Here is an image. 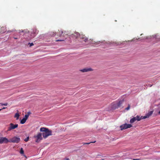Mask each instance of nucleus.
Returning <instances> with one entry per match:
<instances>
[{
    "mask_svg": "<svg viewBox=\"0 0 160 160\" xmlns=\"http://www.w3.org/2000/svg\"><path fill=\"white\" fill-rule=\"evenodd\" d=\"M40 131L42 132V135L43 137L45 138L52 135V131L47 128H41L40 129Z\"/></svg>",
    "mask_w": 160,
    "mask_h": 160,
    "instance_id": "f257e3e1",
    "label": "nucleus"
},
{
    "mask_svg": "<svg viewBox=\"0 0 160 160\" xmlns=\"http://www.w3.org/2000/svg\"><path fill=\"white\" fill-rule=\"evenodd\" d=\"M20 139L19 138L14 137L10 139L9 140H8V142L18 143L20 141Z\"/></svg>",
    "mask_w": 160,
    "mask_h": 160,
    "instance_id": "f03ea898",
    "label": "nucleus"
},
{
    "mask_svg": "<svg viewBox=\"0 0 160 160\" xmlns=\"http://www.w3.org/2000/svg\"><path fill=\"white\" fill-rule=\"evenodd\" d=\"M142 119L143 118H142V116L140 117L139 116L137 115L136 117H133L130 120V122L131 123H132L136 120L138 121Z\"/></svg>",
    "mask_w": 160,
    "mask_h": 160,
    "instance_id": "7ed1b4c3",
    "label": "nucleus"
},
{
    "mask_svg": "<svg viewBox=\"0 0 160 160\" xmlns=\"http://www.w3.org/2000/svg\"><path fill=\"white\" fill-rule=\"evenodd\" d=\"M122 103V101H120L118 102L113 103L112 108L114 109L118 108L121 106Z\"/></svg>",
    "mask_w": 160,
    "mask_h": 160,
    "instance_id": "20e7f679",
    "label": "nucleus"
},
{
    "mask_svg": "<svg viewBox=\"0 0 160 160\" xmlns=\"http://www.w3.org/2000/svg\"><path fill=\"white\" fill-rule=\"evenodd\" d=\"M34 137L36 138L35 142H36L38 143L42 139V133H39L37 135L34 136Z\"/></svg>",
    "mask_w": 160,
    "mask_h": 160,
    "instance_id": "39448f33",
    "label": "nucleus"
},
{
    "mask_svg": "<svg viewBox=\"0 0 160 160\" xmlns=\"http://www.w3.org/2000/svg\"><path fill=\"white\" fill-rule=\"evenodd\" d=\"M132 125L131 124H125L120 126L121 129L123 130L128 128H131Z\"/></svg>",
    "mask_w": 160,
    "mask_h": 160,
    "instance_id": "423d86ee",
    "label": "nucleus"
},
{
    "mask_svg": "<svg viewBox=\"0 0 160 160\" xmlns=\"http://www.w3.org/2000/svg\"><path fill=\"white\" fill-rule=\"evenodd\" d=\"M93 70L91 68H86L80 70V71L82 72H88L92 71Z\"/></svg>",
    "mask_w": 160,
    "mask_h": 160,
    "instance_id": "0eeeda50",
    "label": "nucleus"
},
{
    "mask_svg": "<svg viewBox=\"0 0 160 160\" xmlns=\"http://www.w3.org/2000/svg\"><path fill=\"white\" fill-rule=\"evenodd\" d=\"M8 139L5 137H0V144L3 143H8Z\"/></svg>",
    "mask_w": 160,
    "mask_h": 160,
    "instance_id": "6e6552de",
    "label": "nucleus"
},
{
    "mask_svg": "<svg viewBox=\"0 0 160 160\" xmlns=\"http://www.w3.org/2000/svg\"><path fill=\"white\" fill-rule=\"evenodd\" d=\"M18 124H16L14 125L12 123H11L10 124V126L8 128V131H10L12 129H14L15 128H17L18 127Z\"/></svg>",
    "mask_w": 160,
    "mask_h": 160,
    "instance_id": "1a4fd4ad",
    "label": "nucleus"
},
{
    "mask_svg": "<svg viewBox=\"0 0 160 160\" xmlns=\"http://www.w3.org/2000/svg\"><path fill=\"white\" fill-rule=\"evenodd\" d=\"M38 31L36 29H33L31 33V38H33L38 33Z\"/></svg>",
    "mask_w": 160,
    "mask_h": 160,
    "instance_id": "9d476101",
    "label": "nucleus"
},
{
    "mask_svg": "<svg viewBox=\"0 0 160 160\" xmlns=\"http://www.w3.org/2000/svg\"><path fill=\"white\" fill-rule=\"evenodd\" d=\"M153 112V111H150L147 114H146L145 116H142V118H143V119H144L146 118H148L152 114Z\"/></svg>",
    "mask_w": 160,
    "mask_h": 160,
    "instance_id": "9b49d317",
    "label": "nucleus"
},
{
    "mask_svg": "<svg viewBox=\"0 0 160 160\" xmlns=\"http://www.w3.org/2000/svg\"><path fill=\"white\" fill-rule=\"evenodd\" d=\"M80 36V34L78 32H75L74 33H73L71 35V37L75 38H79Z\"/></svg>",
    "mask_w": 160,
    "mask_h": 160,
    "instance_id": "f8f14e48",
    "label": "nucleus"
},
{
    "mask_svg": "<svg viewBox=\"0 0 160 160\" xmlns=\"http://www.w3.org/2000/svg\"><path fill=\"white\" fill-rule=\"evenodd\" d=\"M6 31V28L4 27H2L0 28V33H3Z\"/></svg>",
    "mask_w": 160,
    "mask_h": 160,
    "instance_id": "ddd939ff",
    "label": "nucleus"
},
{
    "mask_svg": "<svg viewBox=\"0 0 160 160\" xmlns=\"http://www.w3.org/2000/svg\"><path fill=\"white\" fill-rule=\"evenodd\" d=\"M19 114L18 113H15L14 117L15 118H16L17 120H18L19 118Z\"/></svg>",
    "mask_w": 160,
    "mask_h": 160,
    "instance_id": "4468645a",
    "label": "nucleus"
},
{
    "mask_svg": "<svg viewBox=\"0 0 160 160\" xmlns=\"http://www.w3.org/2000/svg\"><path fill=\"white\" fill-rule=\"evenodd\" d=\"M26 121V120L23 118L20 121V123L22 124H23Z\"/></svg>",
    "mask_w": 160,
    "mask_h": 160,
    "instance_id": "2eb2a0df",
    "label": "nucleus"
},
{
    "mask_svg": "<svg viewBox=\"0 0 160 160\" xmlns=\"http://www.w3.org/2000/svg\"><path fill=\"white\" fill-rule=\"evenodd\" d=\"M30 113H31L30 112H28V114H26L25 115V118H24L25 119L27 120Z\"/></svg>",
    "mask_w": 160,
    "mask_h": 160,
    "instance_id": "dca6fc26",
    "label": "nucleus"
},
{
    "mask_svg": "<svg viewBox=\"0 0 160 160\" xmlns=\"http://www.w3.org/2000/svg\"><path fill=\"white\" fill-rule=\"evenodd\" d=\"M79 37L82 39H84L86 37L84 35L80 34Z\"/></svg>",
    "mask_w": 160,
    "mask_h": 160,
    "instance_id": "f3484780",
    "label": "nucleus"
},
{
    "mask_svg": "<svg viewBox=\"0 0 160 160\" xmlns=\"http://www.w3.org/2000/svg\"><path fill=\"white\" fill-rule=\"evenodd\" d=\"M59 33H58V34H59V36L61 37L62 35V34H63V32L62 31H60L59 32Z\"/></svg>",
    "mask_w": 160,
    "mask_h": 160,
    "instance_id": "a211bd4d",
    "label": "nucleus"
},
{
    "mask_svg": "<svg viewBox=\"0 0 160 160\" xmlns=\"http://www.w3.org/2000/svg\"><path fill=\"white\" fill-rule=\"evenodd\" d=\"M20 152V153L21 154H24V151L23 150V148H21Z\"/></svg>",
    "mask_w": 160,
    "mask_h": 160,
    "instance_id": "6ab92c4d",
    "label": "nucleus"
},
{
    "mask_svg": "<svg viewBox=\"0 0 160 160\" xmlns=\"http://www.w3.org/2000/svg\"><path fill=\"white\" fill-rule=\"evenodd\" d=\"M95 142H96V141H95L94 142H89V143H85V142H84V143H83V145H85V144H89L91 143H95Z\"/></svg>",
    "mask_w": 160,
    "mask_h": 160,
    "instance_id": "aec40b11",
    "label": "nucleus"
},
{
    "mask_svg": "<svg viewBox=\"0 0 160 160\" xmlns=\"http://www.w3.org/2000/svg\"><path fill=\"white\" fill-rule=\"evenodd\" d=\"M29 139V137H28L24 140V141L26 142H27L28 141Z\"/></svg>",
    "mask_w": 160,
    "mask_h": 160,
    "instance_id": "412c9836",
    "label": "nucleus"
},
{
    "mask_svg": "<svg viewBox=\"0 0 160 160\" xmlns=\"http://www.w3.org/2000/svg\"><path fill=\"white\" fill-rule=\"evenodd\" d=\"M0 104L2 106H3V105L7 106L8 105V103H0Z\"/></svg>",
    "mask_w": 160,
    "mask_h": 160,
    "instance_id": "4be33fe9",
    "label": "nucleus"
},
{
    "mask_svg": "<svg viewBox=\"0 0 160 160\" xmlns=\"http://www.w3.org/2000/svg\"><path fill=\"white\" fill-rule=\"evenodd\" d=\"M130 105H128V107L125 108V110H129L130 108Z\"/></svg>",
    "mask_w": 160,
    "mask_h": 160,
    "instance_id": "5701e85b",
    "label": "nucleus"
},
{
    "mask_svg": "<svg viewBox=\"0 0 160 160\" xmlns=\"http://www.w3.org/2000/svg\"><path fill=\"white\" fill-rule=\"evenodd\" d=\"M83 41L85 42H87L88 40V38H86V37H85V38L83 39Z\"/></svg>",
    "mask_w": 160,
    "mask_h": 160,
    "instance_id": "b1692460",
    "label": "nucleus"
},
{
    "mask_svg": "<svg viewBox=\"0 0 160 160\" xmlns=\"http://www.w3.org/2000/svg\"><path fill=\"white\" fill-rule=\"evenodd\" d=\"M64 39H58L56 40V42H59V41H64Z\"/></svg>",
    "mask_w": 160,
    "mask_h": 160,
    "instance_id": "393cba45",
    "label": "nucleus"
},
{
    "mask_svg": "<svg viewBox=\"0 0 160 160\" xmlns=\"http://www.w3.org/2000/svg\"><path fill=\"white\" fill-rule=\"evenodd\" d=\"M28 44H30V47H31L33 45H34L33 44V43H29Z\"/></svg>",
    "mask_w": 160,
    "mask_h": 160,
    "instance_id": "a878e982",
    "label": "nucleus"
},
{
    "mask_svg": "<svg viewBox=\"0 0 160 160\" xmlns=\"http://www.w3.org/2000/svg\"><path fill=\"white\" fill-rule=\"evenodd\" d=\"M6 108V107H3L2 109H5Z\"/></svg>",
    "mask_w": 160,
    "mask_h": 160,
    "instance_id": "bb28decb",
    "label": "nucleus"
},
{
    "mask_svg": "<svg viewBox=\"0 0 160 160\" xmlns=\"http://www.w3.org/2000/svg\"><path fill=\"white\" fill-rule=\"evenodd\" d=\"M133 160H140L139 159H134Z\"/></svg>",
    "mask_w": 160,
    "mask_h": 160,
    "instance_id": "cd10ccee",
    "label": "nucleus"
},
{
    "mask_svg": "<svg viewBox=\"0 0 160 160\" xmlns=\"http://www.w3.org/2000/svg\"><path fill=\"white\" fill-rule=\"evenodd\" d=\"M158 113L159 114H160V111L158 112Z\"/></svg>",
    "mask_w": 160,
    "mask_h": 160,
    "instance_id": "c85d7f7f",
    "label": "nucleus"
},
{
    "mask_svg": "<svg viewBox=\"0 0 160 160\" xmlns=\"http://www.w3.org/2000/svg\"><path fill=\"white\" fill-rule=\"evenodd\" d=\"M14 38L15 39H17V38Z\"/></svg>",
    "mask_w": 160,
    "mask_h": 160,
    "instance_id": "c756f323",
    "label": "nucleus"
},
{
    "mask_svg": "<svg viewBox=\"0 0 160 160\" xmlns=\"http://www.w3.org/2000/svg\"><path fill=\"white\" fill-rule=\"evenodd\" d=\"M2 110V109H0V111H1Z\"/></svg>",
    "mask_w": 160,
    "mask_h": 160,
    "instance_id": "7c9ffc66",
    "label": "nucleus"
},
{
    "mask_svg": "<svg viewBox=\"0 0 160 160\" xmlns=\"http://www.w3.org/2000/svg\"><path fill=\"white\" fill-rule=\"evenodd\" d=\"M69 159L68 158V159H67V160H69Z\"/></svg>",
    "mask_w": 160,
    "mask_h": 160,
    "instance_id": "2f4dec72",
    "label": "nucleus"
}]
</instances>
